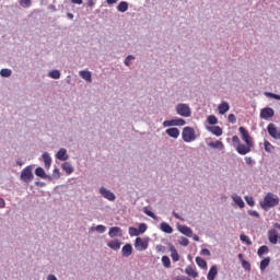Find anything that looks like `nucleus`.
Listing matches in <instances>:
<instances>
[{
	"label": "nucleus",
	"instance_id": "35",
	"mask_svg": "<svg viewBox=\"0 0 280 280\" xmlns=\"http://www.w3.org/2000/svg\"><path fill=\"white\" fill-rule=\"evenodd\" d=\"M268 266H270V257L264 258L260 261V270L264 271L268 268Z\"/></svg>",
	"mask_w": 280,
	"mask_h": 280
},
{
	"label": "nucleus",
	"instance_id": "11",
	"mask_svg": "<svg viewBox=\"0 0 280 280\" xmlns=\"http://www.w3.org/2000/svg\"><path fill=\"white\" fill-rule=\"evenodd\" d=\"M108 236L112 238L124 237V231L119 226L109 228Z\"/></svg>",
	"mask_w": 280,
	"mask_h": 280
},
{
	"label": "nucleus",
	"instance_id": "44",
	"mask_svg": "<svg viewBox=\"0 0 280 280\" xmlns=\"http://www.w3.org/2000/svg\"><path fill=\"white\" fill-rule=\"evenodd\" d=\"M132 60H135V56L133 55L127 56L125 58V61H124L125 66L126 67H130L132 65Z\"/></svg>",
	"mask_w": 280,
	"mask_h": 280
},
{
	"label": "nucleus",
	"instance_id": "57",
	"mask_svg": "<svg viewBox=\"0 0 280 280\" xmlns=\"http://www.w3.org/2000/svg\"><path fill=\"white\" fill-rule=\"evenodd\" d=\"M155 250H158V253H164L165 246H163V245H156Z\"/></svg>",
	"mask_w": 280,
	"mask_h": 280
},
{
	"label": "nucleus",
	"instance_id": "6",
	"mask_svg": "<svg viewBox=\"0 0 280 280\" xmlns=\"http://www.w3.org/2000/svg\"><path fill=\"white\" fill-rule=\"evenodd\" d=\"M20 179L22 183H32L34 180V173H32V166H26L22 170Z\"/></svg>",
	"mask_w": 280,
	"mask_h": 280
},
{
	"label": "nucleus",
	"instance_id": "60",
	"mask_svg": "<svg viewBox=\"0 0 280 280\" xmlns=\"http://www.w3.org/2000/svg\"><path fill=\"white\" fill-rule=\"evenodd\" d=\"M173 280H189V278L185 277V276H178Z\"/></svg>",
	"mask_w": 280,
	"mask_h": 280
},
{
	"label": "nucleus",
	"instance_id": "62",
	"mask_svg": "<svg viewBox=\"0 0 280 280\" xmlns=\"http://www.w3.org/2000/svg\"><path fill=\"white\" fill-rule=\"evenodd\" d=\"M71 3H74L77 5H82L83 1L82 0H71Z\"/></svg>",
	"mask_w": 280,
	"mask_h": 280
},
{
	"label": "nucleus",
	"instance_id": "7",
	"mask_svg": "<svg viewBox=\"0 0 280 280\" xmlns=\"http://www.w3.org/2000/svg\"><path fill=\"white\" fill-rule=\"evenodd\" d=\"M98 194H101L105 200H109V202H115V200H117V196H115L114 192L106 187H101L98 189Z\"/></svg>",
	"mask_w": 280,
	"mask_h": 280
},
{
	"label": "nucleus",
	"instance_id": "16",
	"mask_svg": "<svg viewBox=\"0 0 280 280\" xmlns=\"http://www.w3.org/2000/svg\"><path fill=\"white\" fill-rule=\"evenodd\" d=\"M268 240L270 244H277L279 242V232H277V230H269Z\"/></svg>",
	"mask_w": 280,
	"mask_h": 280
},
{
	"label": "nucleus",
	"instance_id": "20",
	"mask_svg": "<svg viewBox=\"0 0 280 280\" xmlns=\"http://www.w3.org/2000/svg\"><path fill=\"white\" fill-rule=\"evenodd\" d=\"M215 277H218V266L213 265L209 269V272L207 275V279L208 280H215Z\"/></svg>",
	"mask_w": 280,
	"mask_h": 280
},
{
	"label": "nucleus",
	"instance_id": "43",
	"mask_svg": "<svg viewBox=\"0 0 280 280\" xmlns=\"http://www.w3.org/2000/svg\"><path fill=\"white\" fill-rule=\"evenodd\" d=\"M22 8H32V0H19Z\"/></svg>",
	"mask_w": 280,
	"mask_h": 280
},
{
	"label": "nucleus",
	"instance_id": "9",
	"mask_svg": "<svg viewBox=\"0 0 280 280\" xmlns=\"http://www.w3.org/2000/svg\"><path fill=\"white\" fill-rule=\"evenodd\" d=\"M238 132H240L241 139H242V141H244V143L255 144V141H253V137H250V133L248 132V130H246V128L240 127Z\"/></svg>",
	"mask_w": 280,
	"mask_h": 280
},
{
	"label": "nucleus",
	"instance_id": "23",
	"mask_svg": "<svg viewBox=\"0 0 280 280\" xmlns=\"http://www.w3.org/2000/svg\"><path fill=\"white\" fill-rule=\"evenodd\" d=\"M168 248H170V253L173 261H178L180 259V256L178 255L176 247H174L173 244H168Z\"/></svg>",
	"mask_w": 280,
	"mask_h": 280
},
{
	"label": "nucleus",
	"instance_id": "63",
	"mask_svg": "<svg viewBox=\"0 0 280 280\" xmlns=\"http://www.w3.org/2000/svg\"><path fill=\"white\" fill-rule=\"evenodd\" d=\"M192 240L194 242H200V236L192 233Z\"/></svg>",
	"mask_w": 280,
	"mask_h": 280
},
{
	"label": "nucleus",
	"instance_id": "24",
	"mask_svg": "<svg viewBox=\"0 0 280 280\" xmlns=\"http://www.w3.org/2000/svg\"><path fill=\"white\" fill-rule=\"evenodd\" d=\"M231 106L229 105V103L223 102L218 106V110L220 115H226V113H229Z\"/></svg>",
	"mask_w": 280,
	"mask_h": 280
},
{
	"label": "nucleus",
	"instance_id": "32",
	"mask_svg": "<svg viewBox=\"0 0 280 280\" xmlns=\"http://www.w3.org/2000/svg\"><path fill=\"white\" fill-rule=\"evenodd\" d=\"M60 70L58 69H55V70H51L50 72H48V78H51V80H60Z\"/></svg>",
	"mask_w": 280,
	"mask_h": 280
},
{
	"label": "nucleus",
	"instance_id": "30",
	"mask_svg": "<svg viewBox=\"0 0 280 280\" xmlns=\"http://www.w3.org/2000/svg\"><path fill=\"white\" fill-rule=\"evenodd\" d=\"M185 272L188 275V277H192V279L198 278V271H196V269H194L191 266L186 267Z\"/></svg>",
	"mask_w": 280,
	"mask_h": 280
},
{
	"label": "nucleus",
	"instance_id": "29",
	"mask_svg": "<svg viewBox=\"0 0 280 280\" xmlns=\"http://www.w3.org/2000/svg\"><path fill=\"white\" fill-rule=\"evenodd\" d=\"M61 168L63 170V172H66V174H68V176H70V174H73V165H71L69 162L62 163Z\"/></svg>",
	"mask_w": 280,
	"mask_h": 280
},
{
	"label": "nucleus",
	"instance_id": "1",
	"mask_svg": "<svg viewBox=\"0 0 280 280\" xmlns=\"http://www.w3.org/2000/svg\"><path fill=\"white\" fill-rule=\"evenodd\" d=\"M279 196L272 194V192H268L264 200L260 202V207L261 209H264L265 211H268V209H273V207H279Z\"/></svg>",
	"mask_w": 280,
	"mask_h": 280
},
{
	"label": "nucleus",
	"instance_id": "2",
	"mask_svg": "<svg viewBox=\"0 0 280 280\" xmlns=\"http://www.w3.org/2000/svg\"><path fill=\"white\" fill-rule=\"evenodd\" d=\"M182 138L185 143H191V141H196V130L191 127H185L182 131Z\"/></svg>",
	"mask_w": 280,
	"mask_h": 280
},
{
	"label": "nucleus",
	"instance_id": "48",
	"mask_svg": "<svg viewBox=\"0 0 280 280\" xmlns=\"http://www.w3.org/2000/svg\"><path fill=\"white\" fill-rule=\"evenodd\" d=\"M179 244L180 246H189V238L185 236L179 237Z\"/></svg>",
	"mask_w": 280,
	"mask_h": 280
},
{
	"label": "nucleus",
	"instance_id": "61",
	"mask_svg": "<svg viewBox=\"0 0 280 280\" xmlns=\"http://www.w3.org/2000/svg\"><path fill=\"white\" fill-rule=\"evenodd\" d=\"M47 280H58V278L55 275H48Z\"/></svg>",
	"mask_w": 280,
	"mask_h": 280
},
{
	"label": "nucleus",
	"instance_id": "38",
	"mask_svg": "<svg viewBox=\"0 0 280 280\" xmlns=\"http://www.w3.org/2000/svg\"><path fill=\"white\" fill-rule=\"evenodd\" d=\"M268 246L262 245L258 248L257 255L258 257H264V255H266V253H268Z\"/></svg>",
	"mask_w": 280,
	"mask_h": 280
},
{
	"label": "nucleus",
	"instance_id": "58",
	"mask_svg": "<svg viewBox=\"0 0 280 280\" xmlns=\"http://www.w3.org/2000/svg\"><path fill=\"white\" fill-rule=\"evenodd\" d=\"M173 215L176 218V220H180L182 222L185 221V219H183V217H180L176 211H173Z\"/></svg>",
	"mask_w": 280,
	"mask_h": 280
},
{
	"label": "nucleus",
	"instance_id": "54",
	"mask_svg": "<svg viewBox=\"0 0 280 280\" xmlns=\"http://www.w3.org/2000/svg\"><path fill=\"white\" fill-rule=\"evenodd\" d=\"M200 255H203L205 257H211V252L208 248H203L201 249Z\"/></svg>",
	"mask_w": 280,
	"mask_h": 280
},
{
	"label": "nucleus",
	"instance_id": "34",
	"mask_svg": "<svg viewBox=\"0 0 280 280\" xmlns=\"http://www.w3.org/2000/svg\"><path fill=\"white\" fill-rule=\"evenodd\" d=\"M117 11L118 12H128V2H126V1L119 2V4L117 5Z\"/></svg>",
	"mask_w": 280,
	"mask_h": 280
},
{
	"label": "nucleus",
	"instance_id": "55",
	"mask_svg": "<svg viewBox=\"0 0 280 280\" xmlns=\"http://www.w3.org/2000/svg\"><path fill=\"white\" fill-rule=\"evenodd\" d=\"M245 163L247 165H255V160H253L250 156H245Z\"/></svg>",
	"mask_w": 280,
	"mask_h": 280
},
{
	"label": "nucleus",
	"instance_id": "49",
	"mask_svg": "<svg viewBox=\"0 0 280 280\" xmlns=\"http://www.w3.org/2000/svg\"><path fill=\"white\" fill-rule=\"evenodd\" d=\"M245 202L249 206L253 207L255 205V198L245 196Z\"/></svg>",
	"mask_w": 280,
	"mask_h": 280
},
{
	"label": "nucleus",
	"instance_id": "13",
	"mask_svg": "<svg viewBox=\"0 0 280 280\" xmlns=\"http://www.w3.org/2000/svg\"><path fill=\"white\" fill-rule=\"evenodd\" d=\"M177 231L183 235H186V237H194V230L187 225H177Z\"/></svg>",
	"mask_w": 280,
	"mask_h": 280
},
{
	"label": "nucleus",
	"instance_id": "53",
	"mask_svg": "<svg viewBox=\"0 0 280 280\" xmlns=\"http://www.w3.org/2000/svg\"><path fill=\"white\" fill-rule=\"evenodd\" d=\"M232 142L234 143V148L235 145H240L242 143V141L240 140V137L237 136L232 137Z\"/></svg>",
	"mask_w": 280,
	"mask_h": 280
},
{
	"label": "nucleus",
	"instance_id": "5",
	"mask_svg": "<svg viewBox=\"0 0 280 280\" xmlns=\"http://www.w3.org/2000/svg\"><path fill=\"white\" fill-rule=\"evenodd\" d=\"M150 244V237H137L135 241V248L139 253H143V250H148V246Z\"/></svg>",
	"mask_w": 280,
	"mask_h": 280
},
{
	"label": "nucleus",
	"instance_id": "15",
	"mask_svg": "<svg viewBox=\"0 0 280 280\" xmlns=\"http://www.w3.org/2000/svg\"><path fill=\"white\" fill-rule=\"evenodd\" d=\"M79 75L80 78H82V80H85V82H88L89 84L93 82V73H91V71L89 70L79 71Z\"/></svg>",
	"mask_w": 280,
	"mask_h": 280
},
{
	"label": "nucleus",
	"instance_id": "26",
	"mask_svg": "<svg viewBox=\"0 0 280 280\" xmlns=\"http://www.w3.org/2000/svg\"><path fill=\"white\" fill-rule=\"evenodd\" d=\"M232 200L240 207V209H244L246 207V203H244V199L240 197V195H232Z\"/></svg>",
	"mask_w": 280,
	"mask_h": 280
},
{
	"label": "nucleus",
	"instance_id": "17",
	"mask_svg": "<svg viewBox=\"0 0 280 280\" xmlns=\"http://www.w3.org/2000/svg\"><path fill=\"white\" fill-rule=\"evenodd\" d=\"M166 135L172 139H178L180 137V130L176 127H171L165 130Z\"/></svg>",
	"mask_w": 280,
	"mask_h": 280
},
{
	"label": "nucleus",
	"instance_id": "59",
	"mask_svg": "<svg viewBox=\"0 0 280 280\" xmlns=\"http://www.w3.org/2000/svg\"><path fill=\"white\" fill-rule=\"evenodd\" d=\"M5 208V200L3 198H0V209Z\"/></svg>",
	"mask_w": 280,
	"mask_h": 280
},
{
	"label": "nucleus",
	"instance_id": "31",
	"mask_svg": "<svg viewBox=\"0 0 280 280\" xmlns=\"http://www.w3.org/2000/svg\"><path fill=\"white\" fill-rule=\"evenodd\" d=\"M196 264L201 268L202 270H207V260H205L202 257L198 256L196 257Z\"/></svg>",
	"mask_w": 280,
	"mask_h": 280
},
{
	"label": "nucleus",
	"instance_id": "28",
	"mask_svg": "<svg viewBox=\"0 0 280 280\" xmlns=\"http://www.w3.org/2000/svg\"><path fill=\"white\" fill-rule=\"evenodd\" d=\"M208 130L209 132L214 135V137H222V128H220L219 126L208 127Z\"/></svg>",
	"mask_w": 280,
	"mask_h": 280
},
{
	"label": "nucleus",
	"instance_id": "45",
	"mask_svg": "<svg viewBox=\"0 0 280 280\" xmlns=\"http://www.w3.org/2000/svg\"><path fill=\"white\" fill-rule=\"evenodd\" d=\"M266 97H270L271 100H278V102H280V95L279 94H275L272 92H267L265 93Z\"/></svg>",
	"mask_w": 280,
	"mask_h": 280
},
{
	"label": "nucleus",
	"instance_id": "51",
	"mask_svg": "<svg viewBox=\"0 0 280 280\" xmlns=\"http://www.w3.org/2000/svg\"><path fill=\"white\" fill-rule=\"evenodd\" d=\"M242 267L244 268V270H250V262H248L247 260L242 259Z\"/></svg>",
	"mask_w": 280,
	"mask_h": 280
},
{
	"label": "nucleus",
	"instance_id": "56",
	"mask_svg": "<svg viewBox=\"0 0 280 280\" xmlns=\"http://www.w3.org/2000/svg\"><path fill=\"white\" fill-rule=\"evenodd\" d=\"M228 119L230 124H235L237 121V118L234 116V114H230Z\"/></svg>",
	"mask_w": 280,
	"mask_h": 280
},
{
	"label": "nucleus",
	"instance_id": "41",
	"mask_svg": "<svg viewBox=\"0 0 280 280\" xmlns=\"http://www.w3.org/2000/svg\"><path fill=\"white\" fill-rule=\"evenodd\" d=\"M162 264H163L164 268H170L172 266V260H170V257L163 256Z\"/></svg>",
	"mask_w": 280,
	"mask_h": 280
},
{
	"label": "nucleus",
	"instance_id": "40",
	"mask_svg": "<svg viewBox=\"0 0 280 280\" xmlns=\"http://www.w3.org/2000/svg\"><path fill=\"white\" fill-rule=\"evenodd\" d=\"M129 235H130V237H139V235H141V234L139 233V230L137 228L130 226Z\"/></svg>",
	"mask_w": 280,
	"mask_h": 280
},
{
	"label": "nucleus",
	"instance_id": "33",
	"mask_svg": "<svg viewBox=\"0 0 280 280\" xmlns=\"http://www.w3.org/2000/svg\"><path fill=\"white\" fill-rule=\"evenodd\" d=\"M264 147H265V152H268L269 154H271V152L275 151V145H272V143H270V141L268 140L264 141Z\"/></svg>",
	"mask_w": 280,
	"mask_h": 280
},
{
	"label": "nucleus",
	"instance_id": "10",
	"mask_svg": "<svg viewBox=\"0 0 280 280\" xmlns=\"http://www.w3.org/2000/svg\"><path fill=\"white\" fill-rule=\"evenodd\" d=\"M187 121L183 118H177V119H171V120H165L163 122L164 128H170L172 126H185Z\"/></svg>",
	"mask_w": 280,
	"mask_h": 280
},
{
	"label": "nucleus",
	"instance_id": "46",
	"mask_svg": "<svg viewBox=\"0 0 280 280\" xmlns=\"http://www.w3.org/2000/svg\"><path fill=\"white\" fill-rule=\"evenodd\" d=\"M240 240H241V242H245V244H247L248 246H250V244H253V242H250V238L248 236H246V234H241Z\"/></svg>",
	"mask_w": 280,
	"mask_h": 280
},
{
	"label": "nucleus",
	"instance_id": "37",
	"mask_svg": "<svg viewBox=\"0 0 280 280\" xmlns=\"http://www.w3.org/2000/svg\"><path fill=\"white\" fill-rule=\"evenodd\" d=\"M143 213H145V215H148L149 218H152V220H158L159 217H156V214H154V212H152L150 209H148V207H144L142 209Z\"/></svg>",
	"mask_w": 280,
	"mask_h": 280
},
{
	"label": "nucleus",
	"instance_id": "18",
	"mask_svg": "<svg viewBox=\"0 0 280 280\" xmlns=\"http://www.w3.org/2000/svg\"><path fill=\"white\" fill-rule=\"evenodd\" d=\"M56 159L58 161H69V154L67 153V149L61 148L57 154H56Z\"/></svg>",
	"mask_w": 280,
	"mask_h": 280
},
{
	"label": "nucleus",
	"instance_id": "8",
	"mask_svg": "<svg viewBox=\"0 0 280 280\" xmlns=\"http://www.w3.org/2000/svg\"><path fill=\"white\" fill-rule=\"evenodd\" d=\"M267 132L269 135V137H271V139H275L276 141L280 140V131L279 129H277V125L275 124H269L267 126Z\"/></svg>",
	"mask_w": 280,
	"mask_h": 280
},
{
	"label": "nucleus",
	"instance_id": "42",
	"mask_svg": "<svg viewBox=\"0 0 280 280\" xmlns=\"http://www.w3.org/2000/svg\"><path fill=\"white\" fill-rule=\"evenodd\" d=\"M207 121L210 126H215V124H218V117L210 115L208 116Z\"/></svg>",
	"mask_w": 280,
	"mask_h": 280
},
{
	"label": "nucleus",
	"instance_id": "39",
	"mask_svg": "<svg viewBox=\"0 0 280 280\" xmlns=\"http://www.w3.org/2000/svg\"><path fill=\"white\" fill-rule=\"evenodd\" d=\"M51 180H58L60 178V170L55 167L52 171V175H50Z\"/></svg>",
	"mask_w": 280,
	"mask_h": 280
},
{
	"label": "nucleus",
	"instance_id": "21",
	"mask_svg": "<svg viewBox=\"0 0 280 280\" xmlns=\"http://www.w3.org/2000/svg\"><path fill=\"white\" fill-rule=\"evenodd\" d=\"M108 248L112 250H119L121 248V241L119 240H113L107 243Z\"/></svg>",
	"mask_w": 280,
	"mask_h": 280
},
{
	"label": "nucleus",
	"instance_id": "36",
	"mask_svg": "<svg viewBox=\"0 0 280 280\" xmlns=\"http://www.w3.org/2000/svg\"><path fill=\"white\" fill-rule=\"evenodd\" d=\"M1 78H10L12 75V70L8 68H3L0 70Z\"/></svg>",
	"mask_w": 280,
	"mask_h": 280
},
{
	"label": "nucleus",
	"instance_id": "52",
	"mask_svg": "<svg viewBox=\"0 0 280 280\" xmlns=\"http://www.w3.org/2000/svg\"><path fill=\"white\" fill-rule=\"evenodd\" d=\"M94 230H96L97 233H106V228L104 225H96Z\"/></svg>",
	"mask_w": 280,
	"mask_h": 280
},
{
	"label": "nucleus",
	"instance_id": "12",
	"mask_svg": "<svg viewBox=\"0 0 280 280\" xmlns=\"http://www.w3.org/2000/svg\"><path fill=\"white\" fill-rule=\"evenodd\" d=\"M271 117H275L272 107H265L260 110V119H270Z\"/></svg>",
	"mask_w": 280,
	"mask_h": 280
},
{
	"label": "nucleus",
	"instance_id": "25",
	"mask_svg": "<svg viewBox=\"0 0 280 280\" xmlns=\"http://www.w3.org/2000/svg\"><path fill=\"white\" fill-rule=\"evenodd\" d=\"M121 255L122 257H130V255H132V245L126 244L125 246H122Z\"/></svg>",
	"mask_w": 280,
	"mask_h": 280
},
{
	"label": "nucleus",
	"instance_id": "22",
	"mask_svg": "<svg viewBox=\"0 0 280 280\" xmlns=\"http://www.w3.org/2000/svg\"><path fill=\"white\" fill-rule=\"evenodd\" d=\"M160 230L163 232V233H167L168 235L174 233V229L172 228V225H170L167 222H162L160 224Z\"/></svg>",
	"mask_w": 280,
	"mask_h": 280
},
{
	"label": "nucleus",
	"instance_id": "14",
	"mask_svg": "<svg viewBox=\"0 0 280 280\" xmlns=\"http://www.w3.org/2000/svg\"><path fill=\"white\" fill-rule=\"evenodd\" d=\"M35 175H37L38 178H42L43 180L51 182V175H47V173H45V168L40 166L35 170Z\"/></svg>",
	"mask_w": 280,
	"mask_h": 280
},
{
	"label": "nucleus",
	"instance_id": "50",
	"mask_svg": "<svg viewBox=\"0 0 280 280\" xmlns=\"http://www.w3.org/2000/svg\"><path fill=\"white\" fill-rule=\"evenodd\" d=\"M247 213L252 218H261V215L257 212V210H248Z\"/></svg>",
	"mask_w": 280,
	"mask_h": 280
},
{
	"label": "nucleus",
	"instance_id": "27",
	"mask_svg": "<svg viewBox=\"0 0 280 280\" xmlns=\"http://www.w3.org/2000/svg\"><path fill=\"white\" fill-rule=\"evenodd\" d=\"M209 148H213V150H224V143L220 140L208 143Z\"/></svg>",
	"mask_w": 280,
	"mask_h": 280
},
{
	"label": "nucleus",
	"instance_id": "64",
	"mask_svg": "<svg viewBox=\"0 0 280 280\" xmlns=\"http://www.w3.org/2000/svg\"><path fill=\"white\" fill-rule=\"evenodd\" d=\"M117 1H119V0H106V3L108 5H113V3H117Z\"/></svg>",
	"mask_w": 280,
	"mask_h": 280
},
{
	"label": "nucleus",
	"instance_id": "3",
	"mask_svg": "<svg viewBox=\"0 0 280 280\" xmlns=\"http://www.w3.org/2000/svg\"><path fill=\"white\" fill-rule=\"evenodd\" d=\"M175 110L179 117H191V107L188 104L179 103L176 105Z\"/></svg>",
	"mask_w": 280,
	"mask_h": 280
},
{
	"label": "nucleus",
	"instance_id": "47",
	"mask_svg": "<svg viewBox=\"0 0 280 280\" xmlns=\"http://www.w3.org/2000/svg\"><path fill=\"white\" fill-rule=\"evenodd\" d=\"M145 231H148V224L140 223L139 228H138V233H140V235H141V234L145 233Z\"/></svg>",
	"mask_w": 280,
	"mask_h": 280
},
{
	"label": "nucleus",
	"instance_id": "4",
	"mask_svg": "<svg viewBox=\"0 0 280 280\" xmlns=\"http://www.w3.org/2000/svg\"><path fill=\"white\" fill-rule=\"evenodd\" d=\"M255 148V144L250 143H242L240 145H235V150L237 154H241V156H246V154H250L253 152V149Z\"/></svg>",
	"mask_w": 280,
	"mask_h": 280
},
{
	"label": "nucleus",
	"instance_id": "19",
	"mask_svg": "<svg viewBox=\"0 0 280 280\" xmlns=\"http://www.w3.org/2000/svg\"><path fill=\"white\" fill-rule=\"evenodd\" d=\"M42 159L44 161V166L46 170H49L51 167V155L48 152H44L42 154Z\"/></svg>",
	"mask_w": 280,
	"mask_h": 280
}]
</instances>
